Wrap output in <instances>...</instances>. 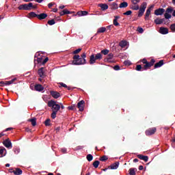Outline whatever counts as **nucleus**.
I'll list each match as a JSON object with an SVG mask.
<instances>
[{"label":"nucleus","mask_w":175,"mask_h":175,"mask_svg":"<svg viewBox=\"0 0 175 175\" xmlns=\"http://www.w3.org/2000/svg\"><path fill=\"white\" fill-rule=\"evenodd\" d=\"M99 163H100V162H99V161H95L93 163V166L94 167H95V169H98V166H99Z\"/></svg>","instance_id":"40"},{"label":"nucleus","mask_w":175,"mask_h":175,"mask_svg":"<svg viewBox=\"0 0 175 175\" xmlns=\"http://www.w3.org/2000/svg\"><path fill=\"white\" fill-rule=\"evenodd\" d=\"M159 32L161 33V35H167V33H169V29L167 27H161Z\"/></svg>","instance_id":"9"},{"label":"nucleus","mask_w":175,"mask_h":175,"mask_svg":"<svg viewBox=\"0 0 175 175\" xmlns=\"http://www.w3.org/2000/svg\"><path fill=\"white\" fill-rule=\"evenodd\" d=\"M113 25H108V26L107 27V29L110 31V29H111V28H113Z\"/></svg>","instance_id":"62"},{"label":"nucleus","mask_w":175,"mask_h":175,"mask_svg":"<svg viewBox=\"0 0 175 175\" xmlns=\"http://www.w3.org/2000/svg\"><path fill=\"white\" fill-rule=\"evenodd\" d=\"M84 103H85V102L83 100L78 103L77 107L79 109V111H83L84 110Z\"/></svg>","instance_id":"12"},{"label":"nucleus","mask_w":175,"mask_h":175,"mask_svg":"<svg viewBox=\"0 0 175 175\" xmlns=\"http://www.w3.org/2000/svg\"><path fill=\"white\" fill-rule=\"evenodd\" d=\"M51 122V120H50V119H46L44 122L45 126H50V125H51L50 122Z\"/></svg>","instance_id":"45"},{"label":"nucleus","mask_w":175,"mask_h":175,"mask_svg":"<svg viewBox=\"0 0 175 175\" xmlns=\"http://www.w3.org/2000/svg\"><path fill=\"white\" fill-rule=\"evenodd\" d=\"M72 59V65H85L87 64V60L82 59L79 55H74Z\"/></svg>","instance_id":"2"},{"label":"nucleus","mask_w":175,"mask_h":175,"mask_svg":"<svg viewBox=\"0 0 175 175\" xmlns=\"http://www.w3.org/2000/svg\"><path fill=\"white\" fill-rule=\"evenodd\" d=\"M111 9L113 10H117L118 9V4L117 3H112Z\"/></svg>","instance_id":"34"},{"label":"nucleus","mask_w":175,"mask_h":175,"mask_svg":"<svg viewBox=\"0 0 175 175\" xmlns=\"http://www.w3.org/2000/svg\"><path fill=\"white\" fill-rule=\"evenodd\" d=\"M14 174L15 175H21L23 174V170L20 168H16V170L14 172Z\"/></svg>","instance_id":"27"},{"label":"nucleus","mask_w":175,"mask_h":175,"mask_svg":"<svg viewBox=\"0 0 175 175\" xmlns=\"http://www.w3.org/2000/svg\"><path fill=\"white\" fill-rule=\"evenodd\" d=\"M114 58V54L113 53H109L107 57L105 59V61H107V62H113L111 59Z\"/></svg>","instance_id":"14"},{"label":"nucleus","mask_w":175,"mask_h":175,"mask_svg":"<svg viewBox=\"0 0 175 175\" xmlns=\"http://www.w3.org/2000/svg\"><path fill=\"white\" fill-rule=\"evenodd\" d=\"M68 110H75V105H71L68 107Z\"/></svg>","instance_id":"58"},{"label":"nucleus","mask_w":175,"mask_h":175,"mask_svg":"<svg viewBox=\"0 0 175 175\" xmlns=\"http://www.w3.org/2000/svg\"><path fill=\"white\" fill-rule=\"evenodd\" d=\"M164 17L165 18H166V20H169V18H172V15L167 12H165L164 14Z\"/></svg>","instance_id":"44"},{"label":"nucleus","mask_w":175,"mask_h":175,"mask_svg":"<svg viewBox=\"0 0 175 175\" xmlns=\"http://www.w3.org/2000/svg\"><path fill=\"white\" fill-rule=\"evenodd\" d=\"M0 87H5V81H0Z\"/></svg>","instance_id":"60"},{"label":"nucleus","mask_w":175,"mask_h":175,"mask_svg":"<svg viewBox=\"0 0 175 175\" xmlns=\"http://www.w3.org/2000/svg\"><path fill=\"white\" fill-rule=\"evenodd\" d=\"M102 58H103V55H102L101 53H98L97 54L94 55H90V59L89 61V63L90 65H94V64H95V62H96V61H100V59H102Z\"/></svg>","instance_id":"3"},{"label":"nucleus","mask_w":175,"mask_h":175,"mask_svg":"<svg viewBox=\"0 0 175 175\" xmlns=\"http://www.w3.org/2000/svg\"><path fill=\"white\" fill-rule=\"evenodd\" d=\"M130 9H131L132 10H139V5L133 4L131 5Z\"/></svg>","instance_id":"31"},{"label":"nucleus","mask_w":175,"mask_h":175,"mask_svg":"<svg viewBox=\"0 0 175 175\" xmlns=\"http://www.w3.org/2000/svg\"><path fill=\"white\" fill-rule=\"evenodd\" d=\"M165 13V9L159 8L154 10L155 16H162Z\"/></svg>","instance_id":"11"},{"label":"nucleus","mask_w":175,"mask_h":175,"mask_svg":"<svg viewBox=\"0 0 175 175\" xmlns=\"http://www.w3.org/2000/svg\"><path fill=\"white\" fill-rule=\"evenodd\" d=\"M133 5H137L140 2V0H131Z\"/></svg>","instance_id":"51"},{"label":"nucleus","mask_w":175,"mask_h":175,"mask_svg":"<svg viewBox=\"0 0 175 175\" xmlns=\"http://www.w3.org/2000/svg\"><path fill=\"white\" fill-rule=\"evenodd\" d=\"M98 6L101 8V10H107L109 9V5L106 3H100Z\"/></svg>","instance_id":"19"},{"label":"nucleus","mask_w":175,"mask_h":175,"mask_svg":"<svg viewBox=\"0 0 175 175\" xmlns=\"http://www.w3.org/2000/svg\"><path fill=\"white\" fill-rule=\"evenodd\" d=\"M110 51H109L108 49H104V50H102L100 53L101 55L103 54V55H107L109 54Z\"/></svg>","instance_id":"41"},{"label":"nucleus","mask_w":175,"mask_h":175,"mask_svg":"<svg viewBox=\"0 0 175 175\" xmlns=\"http://www.w3.org/2000/svg\"><path fill=\"white\" fill-rule=\"evenodd\" d=\"M119 18H120V16H114L113 23V25H115V27H120V23L118 21Z\"/></svg>","instance_id":"18"},{"label":"nucleus","mask_w":175,"mask_h":175,"mask_svg":"<svg viewBox=\"0 0 175 175\" xmlns=\"http://www.w3.org/2000/svg\"><path fill=\"white\" fill-rule=\"evenodd\" d=\"M46 70L44 67H42L40 69H38V74L41 77V79H44L46 77Z\"/></svg>","instance_id":"6"},{"label":"nucleus","mask_w":175,"mask_h":175,"mask_svg":"<svg viewBox=\"0 0 175 175\" xmlns=\"http://www.w3.org/2000/svg\"><path fill=\"white\" fill-rule=\"evenodd\" d=\"M174 10L173 9V7H169L166 9L165 12L170 14V13H173Z\"/></svg>","instance_id":"37"},{"label":"nucleus","mask_w":175,"mask_h":175,"mask_svg":"<svg viewBox=\"0 0 175 175\" xmlns=\"http://www.w3.org/2000/svg\"><path fill=\"white\" fill-rule=\"evenodd\" d=\"M137 31L139 33H143L144 32V30L143 29V28L138 27L137 28Z\"/></svg>","instance_id":"49"},{"label":"nucleus","mask_w":175,"mask_h":175,"mask_svg":"<svg viewBox=\"0 0 175 175\" xmlns=\"http://www.w3.org/2000/svg\"><path fill=\"white\" fill-rule=\"evenodd\" d=\"M135 70H137V72H140V70H144V67H142V65L138 64L136 66Z\"/></svg>","instance_id":"38"},{"label":"nucleus","mask_w":175,"mask_h":175,"mask_svg":"<svg viewBox=\"0 0 175 175\" xmlns=\"http://www.w3.org/2000/svg\"><path fill=\"white\" fill-rule=\"evenodd\" d=\"M48 107H51L52 110V113L51 115V118L54 120L57 117V113H58V111L59 109H61V105L59 104H57V102L54 101L53 100H51L48 101Z\"/></svg>","instance_id":"1"},{"label":"nucleus","mask_w":175,"mask_h":175,"mask_svg":"<svg viewBox=\"0 0 175 175\" xmlns=\"http://www.w3.org/2000/svg\"><path fill=\"white\" fill-rule=\"evenodd\" d=\"M51 95L55 99H58V98H59V96H61V94H59V92H55V91H51Z\"/></svg>","instance_id":"13"},{"label":"nucleus","mask_w":175,"mask_h":175,"mask_svg":"<svg viewBox=\"0 0 175 175\" xmlns=\"http://www.w3.org/2000/svg\"><path fill=\"white\" fill-rule=\"evenodd\" d=\"M114 70H120V69H121V68L120 67V66L116 65L113 67Z\"/></svg>","instance_id":"56"},{"label":"nucleus","mask_w":175,"mask_h":175,"mask_svg":"<svg viewBox=\"0 0 175 175\" xmlns=\"http://www.w3.org/2000/svg\"><path fill=\"white\" fill-rule=\"evenodd\" d=\"M120 165L119 162H116L111 164L110 166H109V169H111L112 170H116V169H118V166Z\"/></svg>","instance_id":"15"},{"label":"nucleus","mask_w":175,"mask_h":175,"mask_svg":"<svg viewBox=\"0 0 175 175\" xmlns=\"http://www.w3.org/2000/svg\"><path fill=\"white\" fill-rule=\"evenodd\" d=\"M119 46L120 47H122V49H124V47H126V41H121L120 43H119Z\"/></svg>","instance_id":"33"},{"label":"nucleus","mask_w":175,"mask_h":175,"mask_svg":"<svg viewBox=\"0 0 175 175\" xmlns=\"http://www.w3.org/2000/svg\"><path fill=\"white\" fill-rule=\"evenodd\" d=\"M141 62L143 64H144V65H145V64H147L148 62L146 59H143L142 60H141Z\"/></svg>","instance_id":"59"},{"label":"nucleus","mask_w":175,"mask_h":175,"mask_svg":"<svg viewBox=\"0 0 175 175\" xmlns=\"http://www.w3.org/2000/svg\"><path fill=\"white\" fill-rule=\"evenodd\" d=\"M144 12H146V10L139 8L138 12V17H142L144 14Z\"/></svg>","instance_id":"39"},{"label":"nucleus","mask_w":175,"mask_h":175,"mask_svg":"<svg viewBox=\"0 0 175 175\" xmlns=\"http://www.w3.org/2000/svg\"><path fill=\"white\" fill-rule=\"evenodd\" d=\"M151 9H154V5H152L150 8L147 9L145 14V20H148L150 14H151Z\"/></svg>","instance_id":"10"},{"label":"nucleus","mask_w":175,"mask_h":175,"mask_svg":"<svg viewBox=\"0 0 175 175\" xmlns=\"http://www.w3.org/2000/svg\"><path fill=\"white\" fill-rule=\"evenodd\" d=\"M29 17H31V18H35V17H37L38 18V14L33 12H31L29 14Z\"/></svg>","instance_id":"42"},{"label":"nucleus","mask_w":175,"mask_h":175,"mask_svg":"<svg viewBox=\"0 0 175 175\" xmlns=\"http://www.w3.org/2000/svg\"><path fill=\"white\" fill-rule=\"evenodd\" d=\"M131 64H132V63H131V62L129 60H126L124 62V65H125L126 66H129Z\"/></svg>","instance_id":"50"},{"label":"nucleus","mask_w":175,"mask_h":175,"mask_svg":"<svg viewBox=\"0 0 175 175\" xmlns=\"http://www.w3.org/2000/svg\"><path fill=\"white\" fill-rule=\"evenodd\" d=\"M47 24H49V25H54V24H55V21L54 19L48 21Z\"/></svg>","instance_id":"46"},{"label":"nucleus","mask_w":175,"mask_h":175,"mask_svg":"<svg viewBox=\"0 0 175 175\" xmlns=\"http://www.w3.org/2000/svg\"><path fill=\"white\" fill-rule=\"evenodd\" d=\"M164 21H165V18L159 19V18H157L154 20V23L157 24V25H159L161 24H163Z\"/></svg>","instance_id":"21"},{"label":"nucleus","mask_w":175,"mask_h":175,"mask_svg":"<svg viewBox=\"0 0 175 175\" xmlns=\"http://www.w3.org/2000/svg\"><path fill=\"white\" fill-rule=\"evenodd\" d=\"M31 8L32 9H35V6L32 3H29L28 4H22L18 7L19 10H31Z\"/></svg>","instance_id":"4"},{"label":"nucleus","mask_w":175,"mask_h":175,"mask_svg":"<svg viewBox=\"0 0 175 175\" xmlns=\"http://www.w3.org/2000/svg\"><path fill=\"white\" fill-rule=\"evenodd\" d=\"M34 89L36 91H38V92H42L43 91V90H44V88L43 87V85H40V84H37L34 86Z\"/></svg>","instance_id":"16"},{"label":"nucleus","mask_w":175,"mask_h":175,"mask_svg":"<svg viewBox=\"0 0 175 175\" xmlns=\"http://www.w3.org/2000/svg\"><path fill=\"white\" fill-rule=\"evenodd\" d=\"M49 61V57H46L44 60H42V65H44Z\"/></svg>","instance_id":"54"},{"label":"nucleus","mask_w":175,"mask_h":175,"mask_svg":"<svg viewBox=\"0 0 175 175\" xmlns=\"http://www.w3.org/2000/svg\"><path fill=\"white\" fill-rule=\"evenodd\" d=\"M47 17V14L46 13H42L40 14H38V20H44Z\"/></svg>","instance_id":"20"},{"label":"nucleus","mask_w":175,"mask_h":175,"mask_svg":"<svg viewBox=\"0 0 175 175\" xmlns=\"http://www.w3.org/2000/svg\"><path fill=\"white\" fill-rule=\"evenodd\" d=\"M14 152H15V154H18V152H20V149H16L14 150Z\"/></svg>","instance_id":"64"},{"label":"nucleus","mask_w":175,"mask_h":175,"mask_svg":"<svg viewBox=\"0 0 175 175\" xmlns=\"http://www.w3.org/2000/svg\"><path fill=\"white\" fill-rule=\"evenodd\" d=\"M53 5H54V3H49L48 4V8H49V9H51V8H53Z\"/></svg>","instance_id":"57"},{"label":"nucleus","mask_w":175,"mask_h":175,"mask_svg":"<svg viewBox=\"0 0 175 175\" xmlns=\"http://www.w3.org/2000/svg\"><path fill=\"white\" fill-rule=\"evenodd\" d=\"M80 51H81V48L74 51H73V54H79V53H80Z\"/></svg>","instance_id":"53"},{"label":"nucleus","mask_w":175,"mask_h":175,"mask_svg":"<svg viewBox=\"0 0 175 175\" xmlns=\"http://www.w3.org/2000/svg\"><path fill=\"white\" fill-rule=\"evenodd\" d=\"M142 10H146V9H147V3L146 2H143L141 4L140 8Z\"/></svg>","instance_id":"32"},{"label":"nucleus","mask_w":175,"mask_h":175,"mask_svg":"<svg viewBox=\"0 0 175 175\" xmlns=\"http://www.w3.org/2000/svg\"><path fill=\"white\" fill-rule=\"evenodd\" d=\"M107 159H109V157H107V156L104 155L101 157H100L99 160L101 161V162H106V161H107Z\"/></svg>","instance_id":"35"},{"label":"nucleus","mask_w":175,"mask_h":175,"mask_svg":"<svg viewBox=\"0 0 175 175\" xmlns=\"http://www.w3.org/2000/svg\"><path fill=\"white\" fill-rule=\"evenodd\" d=\"M59 84L60 85V86H59V88L64 87V88H67L68 90V91H70V90H72V88L70 87H68L66 84H65L62 82L59 83Z\"/></svg>","instance_id":"30"},{"label":"nucleus","mask_w":175,"mask_h":175,"mask_svg":"<svg viewBox=\"0 0 175 175\" xmlns=\"http://www.w3.org/2000/svg\"><path fill=\"white\" fill-rule=\"evenodd\" d=\"M72 13H75L74 12H70L67 9L63 10V14H72Z\"/></svg>","instance_id":"43"},{"label":"nucleus","mask_w":175,"mask_h":175,"mask_svg":"<svg viewBox=\"0 0 175 175\" xmlns=\"http://www.w3.org/2000/svg\"><path fill=\"white\" fill-rule=\"evenodd\" d=\"M131 15H132L131 10H129V11L123 13V16H131Z\"/></svg>","instance_id":"47"},{"label":"nucleus","mask_w":175,"mask_h":175,"mask_svg":"<svg viewBox=\"0 0 175 175\" xmlns=\"http://www.w3.org/2000/svg\"><path fill=\"white\" fill-rule=\"evenodd\" d=\"M104 32H106V27H102L98 29L96 35H98V33H103Z\"/></svg>","instance_id":"22"},{"label":"nucleus","mask_w":175,"mask_h":175,"mask_svg":"<svg viewBox=\"0 0 175 175\" xmlns=\"http://www.w3.org/2000/svg\"><path fill=\"white\" fill-rule=\"evenodd\" d=\"M28 121H29V122H31V125L33 126H36V118L29 119Z\"/></svg>","instance_id":"28"},{"label":"nucleus","mask_w":175,"mask_h":175,"mask_svg":"<svg viewBox=\"0 0 175 175\" xmlns=\"http://www.w3.org/2000/svg\"><path fill=\"white\" fill-rule=\"evenodd\" d=\"M157 132V128H150L148 130L146 131L145 133L146 136H151V135H154Z\"/></svg>","instance_id":"7"},{"label":"nucleus","mask_w":175,"mask_h":175,"mask_svg":"<svg viewBox=\"0 0 175 175\" xmlns=\"http://www.w3.org/2000/svg\"><path fill=\"white\" fill-rule=\"evenodd\" d=\"M16 80H17V79L14 78V79H12L11 81H4V84H5V85H10V84H13Z\"/></svg>","instance_id":"26"},{"label":"nucleus","mask_w":175,"mask_h":175,"mask_svg":"<svg viewBox=\"0 0 175 175\" xmlns=\"http://www.w3.org/2000/svg\"><path fill=\"white\" fill-rule=\"evenodd\" d=\"M170 29H171L172 32H175V23L172 24Z\"/></svg>","instance_id":"48"},{"label":"nucleus","mask_w":175,"mask_h":175,"mask_svg":"<svg viewBox=\"0 0 175 175\" xmlns=\"http://www.w3.org/2000/svg\"><path fill=\"white\" fill-rule=\"evenodd\" d=\"M81 58H82L83 59H85V58H87V54H85V53H83L81 55Z\"/></svg>","instance_id":"55"},{"label":"nucleus","mask_w":175,"mask_h":175,"mask_svg":"<svg viewBox=\"0 0 175 175\" xmlns=\"http://www.w3.org/2000/svg\"><path fill=\"white\" fill-rule=\"evenodd\" d=\"M77 14H78V16H83V11L78 12Z\"/></svg>","instance_id":"63"},{"label":"nucleus","mask_w":175,"mask_h":175,"mask_svg":"<svg viewBox=\"0 0 175 175\" xmlns=\"http://www.w3.org/2000/svg\"><path fill=\"white\" fill-rule=\"evenodd\" d=\"M136 172H137V169L136 168H130L129 170V174L130 175H136Z\"/></svg>","instance_id":"23"},{"label":"nucleus","mask_w":175,"mask_h":175,"mask_svg":"<svg viewBox=\"0 0 175 175\" xmlns=\"http://www.w3.org/2000/svg\"><path fill=\"white\" fill-rule=\"evenodd\" d=\"M137 158L139 159H141L142 161H144V162H148V156H144L143 154H138Z\"/></svg>","instance_id":"17"},{"label":"nucleus","mask_w":175,"mask_h":175,"mask_svg":"<svg viewBox=\"0 0 175 175\" xmlns=\"http://www.w3.org/2000/svg\"><path fill=\"white\" fill-rule=\"evenodd\" d=\"M3 146H5V147H6V148H13V146L12 145V142H10V139H9V138L4 140L3 142Z\"/></svg>","instance_id":"8"},{"label":"nucleus","mask_w":175,"mask_h":175,"mask_svg":"<svg viewBox=\"0 0 175 175\" xmlns=\"http://www.w3.org/2000/svg\"><path fill=\"white\" fill-rule=\"evenodd\" d=\"M154 64H155V59H152L150 62H148L147 63L145 64V65H144L143 66L144 70H147L148 69H150L151 66H154Z\"/></svg>","instance_id":"5"},{"label":"nucleus","mask_w":175,"mask_h":175,"mask_svg":"<svg viewBox=\"0 0 175 175\" xmlns=\"http://www.w3.org/2000/svg\"><path fill=\"white\" fill-rule=\"evenodd\" d=\"M82 14H83V16H87V14H88V12H87V11H82Z\"/></svg>","instance_id":"61"},{"label":"nucleus","mask_w":175,"mask_h":175,"mask_svg":"<svg viewBox=\"0 0 175 175\" xmlns=\"http://www.w3.org/2000/svg\"><path fill=\"white\" fill-rule=\"evenodd\" d=\"M4 151H6V149L3 147H0V158L5 157V154H3Z\"/></svg>","instance_id":"29"},{"label":"nucleus","mask_w":175,"mask_h":175,"mask_svg":"<svg viewBox=\"0 0 175 175\" xmlns=\"http://www.w3.org/2000/svg\"><path fill=\"white\" fill-rule=\"evenodd\" d=\"M163 65V60H160L159 62L154 64V69L161 68V66H162Z\"/></svg>","instance_id":"24"},{"label":"nucleus","mask_w":175,"mask_h":175,"mask_svg":"<svg viewBox=\"0 0 175 175\" xmlns=\"http://www.w3.org/2000/svg\"><path fill=\"white\" fill-rule=\"evenodd\" d=\"M119 8L120 9H123V8H128V3L126 1H124V2H122L120 5H119Z\"/></svg>","instance_id":"25"},{"label":"nucleus","mask_w":175,"mask_h":175,"mask_svg":"<svg viewBox=\"0 0 175 175\" xmlns=\"http://www.w3.org/2000/svg\"><path fill=\"white\" fill-rule=\"evenodd\" d=\"M86 159H88V162H91V161L94 159V156H92L91 154H89L86 156Z\"/></svg>","instance_id":"36"},{"label":"nucleus","mask_w":175,"mask_h":175,"mask_svg":"<svg viewBox=\"0 0 175 175\" xmlns=\"http://www.w3.org/2000/svg\"><path fill=\"white\" fill-rule=\"evenodd\" d=\"M37 62H38V64H42V62H43V58H42V57H38V58H37Z\"/></svg>","instance_id":"52"}]
</instances>
